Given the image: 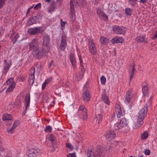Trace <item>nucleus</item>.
Returning <instances> with one entry per match:
<instances>
[{"instance_id": "1", "label": "nucleus", "mask_w": 157, "mask_h": 157, "mask_svg": "<svg viewBox=\"0 0 157 157\" xmlns=\"http://www.w3.org/2000/svg\"><path fill=\"white\" fill-rule=\"evenodd\" d=\"M97 151H95V153L92 149L91 150H88L87 151V155L88 157H91L94 155V157H104V155L106 150L105 148L101 146H98L97 147Z\"/></svg>"}, {"instance_id": "2", "label": "nucleus", "mask_w": 157, "mask_h": 157, "mask_svg": "<svg viewBox=\"0 0 157 157\" xmlns=\"http://www.w3.org/2000/svg\"><path fill=\"white\" fill-rule=\"evenodd\" d=\"M147 111V106H144L139 111L137 116L138 124L137 126H136V127H134V128H137L139 127H140L144 123L143 120L145 116H146Z\"/></svg>"}, {"instance_id": "3", "label": "nucleus", "mask_w": 157, "mask_h": 157, "mask_svg": "<svg viewBox=\"0 0 157 157\" xmlns=\"http://www.w3.org/2000/svg\"><path fill=\"white\" fill-rule=\"evenodd\" d=\"M75 4V6H83L86 4V2L84 0H79L78 1L76 0H70V5L71 10H73L75 9L74 7V4Z\"/></svg>"}, {"instance_id": "4", "label": "nucleus", "mask_w": 157, "mask_h": 157, "mask_svg": "<svg viewBox=\"0 0 157 157\" xmlns=\"http://www.w3.org/2000/svg\"><path fill=\"white\" fill-rule=\"evenodd\" d=\"M47 50L45 48H42L41 49L38 50L37 51L34 52L33 53L34 57L38 59L41 58L44 55H46L49 52H46Z\"/></svg>"}, {"instance_id": "5", "label": "nucleus", "mask_w": 157, "mask_h": 157, "mask_svg": "<svg viewBox=\"0 0 157 157\" xmlns=\"http://www.w3.org/2000/svg\"><path fill=\"white\" fill-rule=\"evenodd\" d=\"M43 40L42 47L47 49L46 52H49L50 39L49 36L47 34L44 35L43 38Z\"/></svg>"}, {"instance_id": "6", "label": "nucleus", "mask_w": 157, "mask_h": 157, "mask_svg": "<svg viewBox=\"0 0 157 157\" xmlns=\"http://www.w3.org/2000/svg\"><path fill=\"white\" fill-rule=\"evenodd\" d=\"M128 125V123L125 118H122L120 123H116L113 125V128L116 130H119L122 128L126 127Z\"/></svg>"}, {"instance_id": "7", "label": "nucleus", "mask_w": 157, "mask_h": 157, "mask_svg": "<svg viewBox=\"0 0 157 157\" xmlns=\"http://www.w3.org/2000/svg\"><path fill=\"white\" fill-rule=\"evenodd\" d=\"M44 31L42 26L38 27H35L31 28L28 29V33L31 35H34L36 34L40 33L43 32Z\"/></svg>"}, {"instance_id": "8", "label": "nucleus", "mask_w": 157, "mask_h": 157, "mask_svg": "<svg viewBox=\"0 0 157 157\" xmlns=\"http://www.w3.org/2000/svg\"><path fill=\"white\" fill-rule=\"evenodd\" d=\"M29 45L30 50L33 52L37 51L39 49V42L36 39H33Z\"/></svg>"}, {"instance_id": "9", "label": "nucleus", "mask_w": 157, "mask_h": 157, "mask_svg": "<svg viewBox=\"0 0 157 157\" xmlns=\"http://www.w3.org/2000/svg\"><path fill=\"white\" fill-rule=\"evenodd\" d=\"M113 30L117 34L123 35L124 34L126 31L125 28L122 26L116 25L114 26Z\"/></svg>"}, {"instance_id": "10", "label": "nucleus", "mask_w": 157, "mask_h": 157, "mask_svg": "<svg viewBox=\"0 0 157 157\" xmlns=\"http://www.w3.org/2000/svg\"><path fill=\"white\" fill-rule=\"evenodd\" d=\"M27 155L29 157H40V154L36 150L30 149L26 152Z\"/></svg>"}, {"instance_id": "11", "label": "nucleus", "mask_w": 157, "mask_h": 157, "mask_svg": "<svg viewBox=\"0 0 157 157\" xmlns=\"http://www.w3.org/2000/svg\"><path fill=\"white\" fill-rule=\"evenodd\" d=\"M67 38L65 35H63L62 36L61 40L60 47L62 51L64 50L67 45Z\"/></svg>"}, {"instance_id": "12", "label": "nucleus", "mask_w": 157, "mask_h": 157, "mask_svg": "<svg viewBox=\"0 0 157 157\" xmlns=\"http://www.w3.org/2000/svg\"><path fill=\"white\" fill-rule=\"evenodd\" d=\"M3 62L4 65L3 73L6 75L9 70L12 63L10 61L7 62L6 59H4Z\"/></svg>"}, {"instance_id": "13", "label": "nucleus", "mask_w": 157, "mask_h": 157, "mask_svg": "<svg viewBox=\"0 0 157 157\" xmlns=\"http://www.w3.org/2000/svg\"><path fill=\"white\" fill-rule=\"evenodd\" d=\"M97 13L101 19L106 21L108 19V17L102 10H97Z\"/></svg>"}, {"instance_id": "14", "label": "nucleus", "mask_w": 157, "mask_h": 157, "mask_svg": "<svg viewBox=\"0 0 157 157\" xmlns=\"http://www.w3.org/2000/svg\"><path fill=\"white\" fill-rule=\"evenodd\" d=\"M116 135L115 132L112 131H110L105 134V137L110 140L114 139Z\"/></svg>"}, {"instance_id": "15", "label": "nucleus", "mask_w": 157, "mask_h": 157, "mask_svg": "<svg viewBox=\"0 0 157 157\" xmlns=\"http://www.w3.org/2000/svg\"><path fill=\"white\" fill-rule=\"evenodd\" d=\"M90 91L88 90H86L83 93V100L86 101H88L90 99Z\"/></svg>"}, {"instance_id": "16", "label": "nucleus", "mask_w": 157, "mask_h": 157, "mask_svg": "<svg viewBox=\"0 0 157 157\" xmlns=\"http://www.w3.org/2000/svg\"><path fill=\"white\" fill-rule=\"evenodd\" d=\"M101 99L102 101L105 104L109 105V102L108 97L107 96L106 93L105 91L104 92L102 95Z\"/></svg>"}, {"instance_id": "17", "label": "nucleus", "mask_w": 157, "mask_h": 157, "mask_svg": "<svg viewBox=\"0 0 157 157\" xmlns=\"http://www.w3.org/2000/svg\"><path fill=\"white\" fill-rule=\"evenodd\" d=\"M148 90V85L146 83L142 87V91L143 93L144 96L146 95L147 94Z\"/></svg>"}, {"instance_id": "18", "label": "nucleus", "mask_w": 157, "mask_h": 157, "mask_svg": "<svg viewBox=\"0 0 157 157\" xmlns=\"http://www.w3.org/2000/svg\"><path fill=\"white\" fill-rule=\"evenodd\" d=\"M12 116L10 114H6L2 116V120L3 121L10 120H12Z\"/></svg>"}, {"instance_id": "19", "label": "nucleus", "mask_w": 157, "mask_h": 157, "mask_svg": "<svg viewBox=\"0 0 157 157\" xmlns=\"http://www.w3.org/2000/svg\"><path fill=\"white\" fill-rule=\"evenodd\" d=\"M15 83L12 82L8 87L7 90L6 91V92H10L12 91H13L14 88H15Z\"/></svg>"}, {"instance_id": "20", "label": "nucleus", "mask_w": 157, "mask_h": 157, "mask_svg": "<svg viewBox=\"0 0 157 157\" xmlns=\"http://www.w3.org/2000/svg\"><path fill=\"white\" fill-rule=\"evenodd\" d=\"M11 36L12 42L13 44H14L19 37V36L17 33H14L12 34Z\"/></svg>"}, {"instance_id": "21", "label": "nucleus", "mask_w": 157, "mask_h": 157, "mask_svg": "<svg viewBox=\"0 0 157 157\" xmlns=\"http://www.w3.org/2000/svg\"><path fill=\"white\" fill-rule=\"evenodd\" d=\"M90 51L91 53L93 55L95 54L97 52V49L96 46L95 45H92L91 47H90Z\"/></svg>"}, {"instance_id": "22", "label": "nucleus", "mask_w": 157, "mask_h": 157, "mask_svg": "<svg viewBox=\"0 0 157 157\" xmlns=\"http://www.w3.org/2000/svg\"><path fill=\"white\" fill-rule=\"evenodd\" d=\"M27 95H26V96L25 97V99L26 100L27 102V104L26 105V106L25 109V110H24V111L23 112V113L24 114H25L26 113V110L27 109V108L28 106H29L30 104V94L29 95V98L28 100H27Z\"/></svg>"}, {"instance_id": "23", "label": "nucleus", "mask_w": 157, "mask_h": 157, "mask_svg": "<svg viewBox=\"0 0 157 157\" xmlns=\"http://www.w3.org/2000/svg\"><path fill=\"white\" fill-rule=\"evenodd\" d=\"M130 95L131 92L130 91H128L126 94L125 101H126L128 103H129L130 102L131 98V97H130Z\"/></svg>"}, {"instance_id": "24", "label": "nucleus", "mask_w": 157, "mask_h": 157, "mask_svg": "<svg viewBox=\"0 0 157 157\" xmlns=\"http://www.w3.org/2000/svg\"><path fill=\"white\" fill-rule=\"evenodd\" d=\"M135 65L134 63L132 64H131L129 68V72L134 73L135 71Z\"/></svg>"}, {"instance_id": "25", "label": "nucleus", "mask_w": 157, "mask_h": 157, "mask_svg": "<svg viewBox=\"0 0 157 157\" xmlns=\"http://www.w3.org/2000/svg\"><path fill=\"white\" fill-rule=\"evenodd\" d=\"M100 42L103 44L105 45L108 42V40L103 37H101Z\"/></svg>"}, {"instance_id": "26", "label": "nucleus", "mask_w": 157, "mask_h": 157, "mask_svg": "<svg viewBox=\"0 0 157 157\" xmlns=\"http://www.w3.org/2000/svg\"><path fill=\"white\" fill-rule=\"evenodd\" d=\"M36 23V21H33L31 18H30L27 21L26 23V25L28 26H30L33 24Z\"/></svg>"}, {"instance_id": "27", "label": "nucleus", "mask_w": 157, "mask_h": 157, "mask_svg": "<svg viewBox=\"0 0 157 157\" xmlns=\"http://www.w3.org/2000/svg\"><path fill=\"white\" fill-rule=\"evenodd\" d=\"M70 14H71V18L73 21L75 19V10H71Z\"/></svg>"}, {"instance_id": "28", "label": "nucleus", "mask_w": 157, "mask_h": 157, "mask_svg": "<svg viewBox=\"0 0 157 157\" xmlns=\"http://www.w3.org/2000/svg\"><path fill=\"white\" fill-rule=\"evenodd\" d=\"M48 139L49 140L52 142H54L56 139V137L53 134H51L48 137Z\"/></svg>"}, {"instance_id": "29", "label": "nucleus", "mask_w": 157, "mask_h": 157, "mask_svg": "<svg viewBox=\"0 0 157 157\" xmlns=\"http://www.w3.org/2000/svg\"><path fill=\"white\" fill-rule=\"evenodd\" d=\"M96 117L98 121V123L99 124L102 119V115L101 114H97L96 115Z\"/></svg>"}, {"instance_id": "30", "label": "nucleus", "mask_w": 157, "mask_h": 157, "mask_svg": "<svg viewBox=\"0 0 157 157\" xmlns=\"http://www.w3.org/2000/svg\"><path fill=\"white\" fill-rule=\"evenodd\" d=\"M137 41L139 42H143L144 41V38L143 36H138L136 38Z\"/></svg>"}, {"instance_id": "31", "label": "nucleus", "mask_w": 157, "mask_h": 157, "mask_svg": "<svg viewBox=\"0 0 157 157\" xmlns=\"http://www.w3.org/2000/svg\"><path fill=\"white\" fill-rule=\"evenodd\" d=\"M52 130V127L50 126H47L44 129V131L48 132H50Z\"/></svg>"}, {"instance_id": "32", "label": "nucleus", "mask_w": 157, "mask_h": 157, "mask_svg": "<svg viewBox=\"0 0 157 157\" xmlns=\"http://www.w3.org/2000/svg\"><path fill=\"white\" fill-rule=\"evenodd\" d=\"M148 136V133L147 132H144L142 135V138L143 140L146 139Z\"/></svg>"}, {"instance_id": "33", "label": "nucleus", "mask_w": 157, "mask_h": 157, "mask_svg": "<svg viewBox=\"0 0 157 157\" xmlns=\"http://www.w3.org/2000/svg\"><path fill=\"white\" fill-rule=\"evenodd\" d=\"M101 83L102 85H104L106 81V79L105 77L102 76L101 78Z\"/></svg>"}, {"instance_id": "34", "label": "nucleus", "mask_w": 157, "mask_h": 157, "mask_svg": "<svg viewBox=\"0 0 157 157\" xmlns=\"http://www.w3.org/2000/svg\"><path fill=\"white\" fill-rule=\"evenodd\" d=\"M70 61L73 67L75 68V67L76 64V61L75 59L74 58V59H73L72 60H71Z\"/></svg>"}, {"instance_id": "35", "label": "nucleus", "mask_w": 157, "mask_h": 157, "mask_svg": "<svg viewBox=\"0 0 157 157\" xmlns=\"http://www.w3.org/2000/svg\"><path fill=\"white\" fill-rule=\"evenodd\" d=\"M116 111L117 117L120 118L122 114L121 110H116Z\"/></svg>"}, {"instance_id": "36", "label": "nucleus", "mask_w": 157, "mask_h": 157, "mask_svg": "<svg viewBox=\"0 0 157 157\" xmlns=\"http://www.w3.org/2000/svg\"><path fill=\"white\" fill-rule=\"evenodd\" d=\"M87 117V111L83 112L82 115V119L84 121H86Z\"/></svg>"}, {"instance_id": "37", "label": "nucleus", "mask_w": 157, "mask_h": 157, "mask_svg": "<svg viewBox=\"0 0 157 157\" xmlns=\"http://www.w3.org/2000/svg\"><path fill=\"white\" fill-rule=\"evenodd\" d=\"M41 7V4L40 3H38L34 7V9L35 10H38L40 9Z\"/></svg>"}, {"instance_id": "38", "label": "nucleus", "mask_w": 157, "mask_h": 157, "mask_svg": "<svg viewBox=\"0 0 157 157\" xmlns=\"http://www.w3.org/2000/svg\"><path fill=\"white\" fill-rule=\"evenodd\" d=\"M79 110L83 111L84 112L87 111L86 108L83 105H81L79 107Z\"/></svg>"}, {"instance_id": "39", "label": "nucleus", "mask_w": 157, "mask_h": 157, "mask_svg": "<svg viewBox=\"0 0 157 157\" xmlns=\"http://www.w3.org/2000/svg\"><path fill=\"white\" fill-rule=\"evenodd\" d=\"M117 40H116L117 43H122V42L124 41L123 39L121 37H116Z\"/></svg>"}, {"instance_id": "40", "label": "nucleus", "mask_w": 157, "mask_h": 157, "mask_svg": "<svg viewBox=\"0 0 157 157\" xmlns=\"http://www.w3.org/2000/svg\"><path fill=\"white\" fill-rule=\"evenodd\" d=\"M125 13L127 16H130L132 13V10H125Z\"/></svg>"}, {"instance_id": "41", "label": "nucleus", "mask_w": 157, "mask_h": 157, "mask_svg": "<svg viewBox=\"0 0 157 157\" xmlns=\"http://www.w3.org/2000/svg\"><path fill=\"white\" fill-rule=\"evenodd\" d=\"M66 146L68 147L71 150H72L73 148V147L71 144L69 143H66Z\"/></svg>"}, {"instance_id": "42", "label": "nucleus", "mask_w": 157, "mask_h": 157, "mask_svg": "<svg viewBox=\"0 0 157 157\" xmlns=\"http://www.w3.org/2000/svg\"><path fill=\"white\" fill-rule=\"evenodd\" d=\"M15 129L13 127L11 128H8L7 130L8 132L10 133H12L14 132V130Z\"/></svg>"}, {"instance_id": "43", "label": "nucleus", "mask_w": 157, "mask_h": 157, "mask_svg": "<svg viewBox=\"0 0 157 157\" xmlns=\"http://www.w3.org/2000/svg\"><path fill=\"white\" fill-rule=\"evenodd\" d=\"M6 0H0V9L3 6Z\"/></svg>"}, {"instance_id": "44", "label": "nucleus", "mask_w": 157, "mask_h": 157, "mask_svg": "<svg viewBox=\"0 0 157 157\" xmlns=\"http://www.w3.org/2000/svg\"><path fill=\"white\" fill-rule=\"evenodd\" d=\"M61 25L62 27H64L65 24H67V22L66 21H63L62 19H60Z\"/></svg>"}, {"instance_id": "45", "label": "nucleus", "mask_w": 157, "mask_h": 157, "mask_svg": "<svg viewBox=\"0 0 157 157\" xmlns=\"http://www.w3.org/2000/svg\"><path fill=\"white\" fill-rule=\"evenodd\" d=\"M68 157H76L75 153L74 152L72 153H69L67 155Z\"/></svg>"}, {"instance_id": "46", "label": "nucleus", "mask_w": 157, "mask_h": 157, "mask_svg": "<svg viewBox=\"0 0 157 157\" xmlns=\"http://www.w3.org/2000/svg\"><path fill=\"white\" fill-rule=\"evenodd\" d=\"M35 16L36 17V18L37 22H39V21H40L42 18V16L41 15H37V16Z\"/></svg>"}, {"instance_id": "47", "label": "nucleus", "mask_w": 157, "mask_h": 157, "mask_svg": "<svg viewBox=\"0 0 157 157\" xmlns=\"http://www.w3.org/2000/svg\"><path fill=\"white\" fill-rule=\"evenodd\" d=\"M19 124V121H17L14 122L13 127L15 128L17 127Z\"/></svg>"}, {"instance_id": "48", "label": "nucleus", "mask_w": 157, "mask_h": 157, "mask_svg": "<svg viewBox=\"0 0 157 157\" xmlns=\"http://www.w3.org/2000/svg\"><path fill=\"white\" fill-rule=\"evenodd\" d=\"M12 82H13V79L12 78L8 79L6 82V84L8 85H9L10 84H11Z\"/></svg>"}, {"instance_id": "49", "label": "nucleus", "mask_w": 157, "mask_h": 157, "mask_svg": "<svg viewBox=\"0 0 157 157\" xmlns=\"http://www.w3.org/2000/svg\"><path fill=\"white\" fill-rule=\"evenodd\" d=\"M20 101L18 99H17V100H16V101L14 102V105L15 106H17V105L18 106L19 105V104H20Z\"/></svg>"}, {"instance_id": "50", "label": "nucleus", "mask_w": 157, "mask_h": 157, "mask_svg": "<svg viewBox=\"0 0 157 157\" xmlns=\"http://www.w3.org/2000/svg\"><path fill=\"white\" fill-rule=\"evenodd\" d=\"M53 60H52L50 62L48 66L49 68H50L52 66V67L53 66L54 67L55 66V64L53 63Z\"/></svg>"}, {"instance_id": "51", "label": "nucleus", "mask_w": 157, "mask_h": 157, "mask_svg": "<svg viewBox=\"0 0 157 157\" xmlns=\"http://www.w3.org/2000/svg\"><path fill=\"white\" fill-rule=\"evenodd\" d=\"M35 68L33 67H32L31 68V69L30 70V74L34 75L35 73Z\"/></svg>"}, {"instance_id": "52", "label": "nucleus", "mask_w": 157, "mask_h": 157, "mask_svg": "<svg viewBox=\"0 0 157 157\" xmlns=\"http://www.w3.org/2000/svg\"><path fill=\"white\" fill-rule=\"evenodd\" d=\"M134 73L129 72L130 74L129 78L130 81H131L132 80V79L133 77V76L134 75Z\"/></svg>"}, {"instance_id": "53", "label": "nucleus", "mask_w": 157, "mask_h": 157, "mask_svg": "<svg viewBox=\"0 0 157 157\" xmlns=\"http://www.w3.org/2000/svg\"><path fill=\"white\" fill-rule=\"evenodd\" d=\"M117 40L116 37H114L110 40V42L112 44L117 43Z\"/></svg>"}, {"instance_id": "54", "label": "nucleus", "mask_w": 157, "mask_h": 157, "mask_svg": "<svg viewBox=\"0 0 157 157\" xmlns=\"http://www.w3.org/2000/svg\"><path fill=\"white\" fill-rule=\"evenodd\" d=\"M145 154L146 155H149L150 154V151L149 149H146L144 151Z\"/></svg>"}, {"instance_id": "55", "label": "nucleus", "mask_w": 157, "mask_h": 157, "mask_svg": "<svg viewBox=\"0 0 157 157\" xmlns=\"http://www.w3.org/2000/svg\"><path fill=\"white\" fill-rule=\"evenodd\" d=\"M89 45L90 46V47H91V46H92V45H95L94 43L91 40H89Z\"/></svg>"}, {"instance_id": "56", "label": "nucleus", "mask_w": 157, "mask_h": 157, "mask_svg": "<svg viewBox=\"0 0 157 157\" xmlns=\"http://www.w3.org/2000/svg\"><path fill=\"white\" fill-rule=\"evenodd\" d=\"M75 58L74 56V54L73 53H71L70 55V60H72L73 59H74Z\"/></svg>"}, {"instance_id": "57", "label": "nucleus", "mask_w": 157, "mask_h": 157, "mask_svg": "<svg viewBox=\"0 0 157 157\" xmlns=\"http://www.w3.org/2000/svg\"><path fill=\"white\" fill-rule=\"evenodd\" d=\"M79 60H80V64L81 65V66L83 68V63L82 62V57H81V56H80V57H79Z\"/></svg>"}, {"instance_id": "58", "label": "nucleus", "mask_w": 157, "mask_h": 157, "mask_svg": "<svg viewBox=\"0 0 157 157\" xmlns=\"http://www.w3.org/2000/svg\"><path fill=\"white\" fill-rule=\"evenodd\" d=\"M34 79H29V84L30 85H32L34 82Z\"/></svg>"}, {"instance_id": "59", "label": "nucleus", "mask_w": 157, "mask_h": 157, "mask_svg": "<svg viewBox=\"0 0 157 157\" xmlns=\"http://www.w3.org/2000/svg\"><path fill=\"white\" fill-rule=\"evenodd\" d=\"M47 84V81H45L43 83L42 85V89H44L46 84Z\"/></svg>"}, {"instance_id": "60", "label": "nucleus", "mask_w": 157, "mask_h": 157, "mask_svg": "<svg viewBox=\"0 0 157 157\" xmlns=\"http://www.w3.org/2000/svg\"><path fill=\"white\" fill-rule=\"evenodd\" d=\"M34 75H31L29 76V79H34Z\"/></svg>"}, {"instance_id": "61", "label": "nucleus", "mask_w": 157, "mask_h": 157, "mask_svg": "<svg viewBox=\"0 0 157 157\" xmlns=\"http://www.w3.org/2000/svg\"><path fill=\"white\" fill-rule=\"evenodd\" d=\"M116 108L117 110H121V107L120 106V105H117L116 106Z\"/></svg>"}, {"instance_id": "62", "label": "nucleus", "mask_w": 157, "mask_h": 157, "mask_svg": "<svg viewBox=\"0 0 157 157\" xmlns=\"http://www.w3.org/2000/svg\"><path fill=\"white\" fill-rule=\"evenodd\" d=\"M0 150L2 152L4 151L5 150V148L3 147L2 145L0 146Z\"/></svg>"}, {"instance_id": "63", "label": "nucleus", "mask_w": 157, "mask_h": 157, "mask_svg": "<svg viewBox=\"0 0 157 157\" xmlns=\"http://www.w3.org/2000/svg\"><path fill=\"white\" fill-rule=\"evenodd\" d=\"M129 2V3L132 4V2L135 3L137 0H128Z\"/></svg>"}, {"instance_id": "64", "label": "nucleus", "mask_w": 157, "mask_h": 157, "mask_svg": "<svg viewBox=\"0 0 157 157\" xmlns=\"http://www.w3.org/2000/svg\"><path fill=\"white\" fill-rule=\"evenodd\" d=\"M32 19V20H33V21H36V23L37 22V21L36 20V16H34L33 17H31Z\"/></svg>"}]
</instances>
